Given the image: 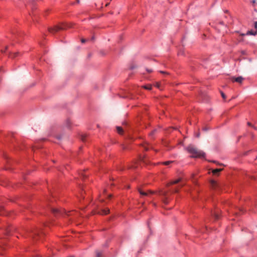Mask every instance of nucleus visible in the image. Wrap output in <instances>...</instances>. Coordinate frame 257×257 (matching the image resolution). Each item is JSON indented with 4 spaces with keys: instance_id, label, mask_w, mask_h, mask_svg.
Masks as SVG:
<instances>
[{
    "instance_id": "f257e3e1",
    "label": "nucleus",
    "mask_w": 257,
    "mask_h": 257,
    "mask_svg": "<svg viewBox=\"0 0 257 257\" xmlns=\"http://www.w3.org/2000/svg\"><path fill=\"white\" fill-rule=\"evenodd\" d=\"M187 150L189 153L192 154V157L201 158L204 157L205 156V153L203 152L198 150L197 148L191 145H189L187 148Z\"/></svg>"
},
{
    "instance_id": "f03ea898",
    "label": "nucleus",
    "mask_w": 257,
    "mask_h": 257,
    "mask_svg": "<svg viewBox=\"0 0 257 257\" xmlns=\"http://www.w3.org/2000/svg\"><path fill=\"white\" fill-rule=\"evenodd\" d=\"M67 25L66 24H62L60 26H56L54 27L53 28H49V31L51 33H55L57 32H58L59 30H65L66 29L67 27H68Z\"/></svg>"
},
{
    "instance_id": "7ed1b4c3",
    "label": "nucleus",
    "mask_w": 257,
    "mask_h": 257,
    "mask_svg": "<svg viewBox=\"0 0 257 257\" xmlns=\"http://www.w3.org/2000/svg\"><path fill=\"white\" fill-rule=\"evenodd\" d=\"M230 80L233 82H236L241 84L244 80V78L242 76H238L237 77H231Z\"/></svg>"
},
{
    "instance_id": "20e7f679",
    "label": "nucleus",
    "mask_w": 257,
    "mask_h": 257,
    "mask_svg": "<svg viewBox=\"0 0 257 257\" xmlns=\"http://www.w3.org/2000/svg\"><path fill=\"white\" fill-rule=\"evenodd\" d=\"M210 185L212 189H215L218 186V184L214 180L210 181Z\"/></svg>"
},
{
    "instance_id": "39448f33",
    "label": "nucleus",
    "mask_w": 257,
    "mask_h": 257,
    "mask_svg": "<svg viewBox=\"0 0 257 257\" xmlns=\"http://www.w3.org/2000/svg\"><path fill=\"white\" fill-rule=\"evenodd\" d=\"M109 212V209L108 208H105L104 209H102L100 212H98V213L102 215H105L108 214Z\"/></svg>"
},
{
    "instance_id": "423d86ee",
    "label": "nucleus",
    "mask_w": 257,
    "mask_h": 257,
    "mask_svg": "<svg viewBox=\"0 0 257 257\" xmlns=\"http://www.w3.org/2000/svg\"><path fill=\"white\" fill-rule=\"evenodd\" d=\"M181 181V178H178L174 181H171L170 183H169V185H173V184H177L179 182H180V181Z\"/></svg>"
},
{
    "instance_id": "0eeeda50",
    "label": "nucleus",
    "mask_w": 257,
    "mask_h": 257,
    "mask_svg": "<svg viewBox=\"0 0 257 257\" xmlns=\"http://www.w3.org/2000/svg\"><path fill=\"white\" fill-rule=\"evenodd\" d=\"M116 130H117V132L118 134H122V133H123V129L120 126H117L116 127Z\"/></svg>"
},
{
    "instance_id": "6e6552de",
    "label": "nucleus",
    "mask_w": 257,
    "mask_h": 257,
    "mask_svg": "<svg viewBox=\"0 0 257 257\" xmlns=\"http://www.w3.org/2000/svg\"><path fill=\"white\" fill-rule=\"evenodd\" d=\"M138 191L142 196H147L148 193L146 192L143 191L141 189H138Z\"/></svg>"
},
{
    "instance_id": "1a4fd4ad",
    "label": "nucleus",
    "mask_w": 257,
    "mask_h": 257,
    "mask_svg": "<svg viewBox=\"0 0 257 257\" xmlns=\"http://www.w3.org/2000/svg\"><path fill=\"white\" fill-rule=\"evenodd\" d=\"M222 170H223V169H216L213 170L212 171V173L213 174H216L220 172V171H221Z\"/></svg>"
},
{
    "instance_id": "9d476101",
    "label": "nucleus",
    "mask_w": 257,
    "mask_h": 257,
    "mask_svg": "<svg viewBox=\"0 0 257 257\" xmlns=\"http://www.w3.org/2000/svg\"><path fill=\"white\" fill-rule=\"evenodd\" d=\"M102 253L101 251L97 250L96 251V257H102Z\"/></svg>"
},
{
    "instance_id": "9b49d317",
    "label": "nucleus",
    "mask_w": 257,
    "mask_h": 257,
    "mask_svg": "<svg viewBox=\"0 0 257 257\" xmlns=\"http://www.w3.org/2000/svg\"><path fill=\"white\" fill-rule=\"evenodd\" d=\"M143 87L148 90H151L152 89V85H144L143 86Z\"/></svg>"
},
{
    "instance_id": "f8f14e48",
    "label": "nucleus",
    "mask_w": 257,
    "mask_h": 257,
    "mask_svg": "<svg viewBox=\"0 0 257 257\" xmlns=\"http://www.w3.org/2000/svg\"><path fill=\"white\" fill-rule=\"evenodd\" d=\"M87 137V135L85 134H83L81 136V139L83 142L85 141L86 138Z\"/></svg>"
},
{
    "instance_id": "ddd939ff",
    "label": "nucleus",
    "mask_w": 257,
    "mask_h": 257,
    "mask_svg": "<svg viewBox=\"0 0 257 257\" xmlns=\"http://www.w3.org/2000/svg\"><path fill=\"white\" fill-rule=\"evenodd\" d=\"M213 215L214 216L215 219H217L219 218V212H214Z\"/></svg>"
},
{
    "instance_id": "4468645a",
    "label": "nucleus",
    "mask_w": 257,
    "mask_h": 257,
    "mask_svg": "<svg viewBox=\"0 0 257 257\" xmlns=\"http://www.w3.org/2000/svg\"><path fill=\"white\" fill-rule=\"evenodd\" d=\"M256 32H254L253 31H248L247 33H246V35H255L256 34Z\"/></svg>"
},
{
    "instance_id": "2eb2a0df",
    "label": "nucleus",
    "mask_w": 257,
    "mask_h": 257,
    "mask_svg": "<svg viewBox=\"0 0 257 257\" xmlns=\"http://www.w3.org/2000/svg\"><path fill=\"white\" fill-rule=\"evenodd\" d=\"M18 55H19V53H15L12 54L11 55V57L15 58V57H16Z\"/></svg>"
},
{
    "instance_id": "dca6fc26",
    "label": "nucleus",
    "mask_w": 257,
    "mask_h": 257,
    "mask_svg": "<svg viewBox=\"0 0 257 257\" xmlns=\"http://www.w3.org/2000/svg\"><path fill=\"white\" fill-rule=\"evenodd\" d=\"M173 162V161H166V162H163V164L165 165H168Z\"/></svg>"
},
{
    "instance_id": "f3484780",
    "label": "nucleus",
    "mask_w": 257,
    "mask_h": 257,
    "mask_svg": "<svg viewBox=\"0 0 257 257\" xmlns=\"http://www.w3.org/2000/svg\"><path fill=\"white\" fill-rule=\"evenodd\" d=\"M221 94L223 99H225L226 98V96L223 92H221Z\"/></svg>"
},
{
    "instance_id": "a211bd4d",
    "label": "nucleus",
    "mask_w": 257,
    "mask_h": 257,
    "mask_svg": "<svg viewBox=\"0 0 257 257\" xmlns=\"http://www.w3.org/2000/svg\"><path fill=\"white\" fill-rule=\"evenodd\" d=\"M52 212L54 213H57L58 212V209H52Z\"/></svg>"
},
{
    "instance_id": "6ab92c4d",
    "label": "nucleus",
    "mask_w": 257,
    "mask_h": 257,
    "mask_svg": "<svg viewBox=\"0 0 257 257\" xmlns=\"http://www.w3.org/2000/svg\"><path fill=\"white\" fill-rule=\"evenodd\" d=\"M146 70L149 73H151L153 72V70L151 69H147Z\"/></svg>"
},
{
    "instance_id": "aec40b11",
    "label": "nucleus",
    "mask_w": 257,
    "mask_h": 257,
    "mask_svg": "<svg viewBox=\"0 0 257 257\" xmlns=\"http://www.w3.org/2000/svg\"><path fill=\"white\" fill-rule=\"evenodd\" d=\"M160 72L162 74H168L167 72H165V71H160Z\"/></svg>"
},
{
    "instance_id": "412c9836",
    "label": "nucleus",
    "mask_w": 257,
    "mask_h": 257,
    "mask_svg": "<svg viewBox=\"0 0 257 257\" xmlns=\"http://www.w3.org/2000/svg\"><path fill=\"white\" fill-rule=\"evenodd\" d=\"M254 28L257 29V22L254 23Z\"/></svg>"
},
{
    "instance_id": "4be33fe9",
    "label": "nucleus",
    "mask_w": 257,
    "mask_h": 257,
    "mask_svg": "<svg viewBox=\"0 0 257 257\" xmlns=\"http://www.w3.org/2000/svg\"><path fill=\"white\" fill-rule=\"evenodd\" d=\"M123 150H125L127 149L126 147H125L124 145L122 146Z\"/></svg>"
},
{
    "instance_id": "5701e85b",
    "label": "nucleus",
    "mask_w": 257,
    "mask_h": 257,
    "mask_svg": "<svg viewBox=\"0 0 257 257\" xmlns=\"http://www.w3.org/2000/svg\"><path fill=\"white\" fill-rule=\"evenodd\" d=\"M174 192L175 193H177L178 192V189L175 188L174 190Z\"/></svg>"
},
{
    "instance_id": "b1692460",
    "label": "nucleus",
    "mask_w": 257,
    "mask_h": 257,
    "mask_svg": "<svg viewBox=\"0 0 257 257\" xmlns=\"http://www.w3.org/2000/svg\"><path fill=\"white\" fill-rule=\"evenodd\" d=\"M86 39H81V42L82 43H84V42H86Z\"/></svg>"
},
{
    "instance_id": "393cba45",
    "label": "nucleus",
    "mask_w": 257,
    "mask_h": 257,
    "mask_svg": "<svg viewBox=\"0 0 257 257\" xmlns=\"http://www.w3.org/2000/svg\"><path fill=\"white\" fill-rule=\"evenodd\" d=\"M161 195H164V196H166V193L165 192H162Z\"/></svg>"
},
{
    "instance_id": "a878e982",
    "label": "nucleus",
    "mask_w": 257,
    "mask_h": 257,
    "mask_svg": "<svg viewBox=\"0 0 257 257\" xmlns=\"http://www.w3.org/2000/svg\"><path fill=\"white\" fill-rule=\"evenodd\" d=\"M196 137L197 138H199L200 137V134L199 133L197 134Z\"/></svg>"
},
{
    "instance_id": "bb28decb",
    "label": "nucleus",
    "mask_w": 257,
    "mask_h": 257,
    "mask_svg": "<svg viewBox=\"0 0 257 257\" xmlns=\"http://www.w3.org/2000/svg\"><path fill=\"white\" fill-rule=\"evenodd\" d=\"M164 202L165 204H167L168 203V202L166 200H164Z\"/></svg>"
},
{
    "instance_id": "cd10ccee",
    "label": "nucleus",
    "mask_w": 257,
    "mask_h": 257,
    "mask_svg": "<svg viewBox=\"0 0 257 257\" xmlns=\"http://www.w3.org/2000/svg\"><path fill=\"white\" fill-rule=\"evenodd\" d=\"M156 86H157V87H159V84H158V83H157V84H156Z\"/></svg>"
},
{
    "instance_id": "c85d7f7f",
    "label": "nucleus",
    "mask_w": 257,
    "mask_h": 257,
    "mask_svg": "<svg viewBox=\"0 0 257 257\" xmlns=\"http://www.w3.org/2000/svg\"><path fill=\"white\" fill-rule=\"evenodd\" d=\"M155 131H156L155 130H154V131H153V132H152L151 134H152H152H153L155 133Z\"/></svg>"
},
{
    "instance_id": "c756f323",
    "label": "nucleus",
    "mask_w": 257,
    "mask_h": 257,
    "mask_svg": "<svg viewBox=\"0 0 257 257\" xmlns=\"http://www.w3.org/2000/svg\"><path fill=\"white\" fill-rule=\"evenodd\" d=\"M247 124H248V125L251 126V123H250V122H248V123H247Z\"/></svg>"
},
{
    "instance_id": "7c9ffc66",
    "label": "nucleus",
    "mask_w": 257,
    "mask_h": 257,
    "mask_svg": "<svg viewBox=\"0 0 257 257\" xmlns=\"http://www.w3.org/2000/svg\"><path fill=\"white\" fill-rule=\"evenodd\" d=\"M91 40H94V37H92V38H91Z\"/></svg>"
},
{
    "instance_id": "2f4dec72",
    "label": "nucleus",
    "mask_w": 257,
    "mask_h": 257,
    "mask_svg": "<svg viewBox=\"0 0 257 257\" xmlns=\"http://www.w3.org/2000/svg\"><path fill=\"white\" fill-rule=\"evenodd\" d=\"M203 130H205V131H207V128H206V127H204V128H203Z\"/></svg>"
},
{
    "instance_id": "473e14b6",
    "label": "nucleus",
    "mask_w": 257,
    "mask_h": 257,
    "mask_svg": "<svg viewBox=\"0 0 257 257\" xmlns=\"http://www.w3.org/2000/svg\"><path fill=\"white\" fill-rule=\"evenodd\" d=\"M79 2H80V1H79V0H76V2H77V3H79Z\"/></svg>"
},
{
    "instance_id": "72a5a7b5",
    "label": "nucleus",
    "mask_w": 257,
    "mask_h": 257,
    "mask_svg": "<svg viewBox=\"0 0 257 257\" xmlns=\"http://www.w3.org/2000/svg\"><path fill=\"white\" fill-rule=\"evenodd\" d=\"M145 149L146 150H148V148H147L146 147H145Z\"/></svg>"
},
{
    "instance_id": "f704fd0d",
    "label": "nucleus",
    "mask_w": 257,
    "mask_h": 257,
    "mask_svg": "<svg viewBox=\"0 0 257 257\" xmlns=\"http://www.w3.org/2000/svg\"><path fill=\"white\" fill-rule=\"evenodd\" d=\"M252 3H255V1H254V0H253V1H252Z\"/></svg>"
}]
</instances>
